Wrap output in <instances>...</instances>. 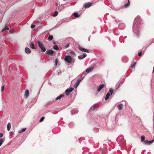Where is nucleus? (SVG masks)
I'll return each mask as SVG.
<instances>
[{"mask_svg": "<svg viewBox=\"0 0 154 154\" xmlns=\"http://www.w3.org/2000/svg\"><path fill=\"white\" fill-rule=\"evenodd\" d=\"M141 20L140 17L137 16L135 19L133 23V32L138 36L139 35V29L141 26Z\"/></svg>", "mask_w": 154, "mask_h": 154, "instance_id": "nucleus-1", "label": "nucleus"}, {"mask_svg": "<svg viewBox=\"0 0 154 154\" xmlns=\"http://www.w3.org/2000/svg\"><path fill=\"white\" fill-rule=\"evenodd\" d=\"M38 46L41 49V51L43 52H45L46 50V49L44 46V45L43 43L39 41H38L37 42Z\"/></svg>", "mask_w": 154, "mask_h": 154, "instance_id": "nucleus-2", "label": "nucleus"}, {"mask_svg": "<svg viewBox=\"0 0 154 154\" xmlns=\"http://www.w3.org/2000/svg\"><path fill=\"white\" fill-rule=\"evenodd\" d=\"M64 96V95L63 94H61L58 97H57L55 99V100H53L52 101H50L48 102L47 103V105H50L54 102L55 101H56L58 100H59L60 99L63 97Z\"/></svg>", "mask_w": 154, "mask_h": 154, "instance_id": "nucleus-3", "label": "nucleus"}, {"mask_svg": "<svg viewBox=\"0 0 154 154\" xmlns=\"http://www.w3.org/2000/svg\"><path fill=\"white\" fill-rule=\"evenodd\" d=\"M64 60L66 62L70 63L72 62V58L70 56L66 55L65 56Z\"/></svg>", "mask_w": 154, "mask_h": 154, "instance_id": "nucleus-4", "label": "nucleus"}, {"mask_svg": "<svg viewBox=\"0 0 154 154\" xmlns=\"http://www.w3.org/2000/svg\"><path fill=\"white\" fill-rule=\"evenodd\" d=\"M94 119L96 123H97L98 124H101V122L102 119H101L100 117L96 116L95 117Z\"/></svg>", "mask_w": 154, "mask_h": 154, "instance_id": "nucleus-5", "label": "nucleus"}, {"mask_svg": "<svg viewBox=\"0 0 154 154\" xmlns=\"http://www.w3.org/2000/svg\"><path fill=\"white\" fill-rule=\"evenodd\" d=\"M125 26L123 23H120L119 25L118 28L120 30H123L125 28Z\"/></svg>", "mask_w": 154, "mask_h": 154, "instance_id": "nucleus-6", "label": "nucleus"}, {"mask_svg": "<svg viewBox=\"0 0 154 154\" xmlns=\"http://www.w3.org/2000/svg\"><path fill=\"white\" fill-rule=\"evenodd\" d=\"M74 88H68L65 91V93L66 95L67 96L69 94V93L71 92L73 90Z\"/></svg>", "mask_w": 154, "mask_h": 154, "instance_id": "nucleus-7", "label": "nucleus"}, {"mask_svg": "<svg viewBox=\"0 0 154 154\" xmlns=\"http://www.w3.org/2000/svg\"><path fill=\"white\" fill-rule=\"evenodd\" d=\"M78 49L80 51L84 52L86 53H89L90 52V51L89 50L86 49L85 48H82L80 46H79Z\"/></svg>", "mask_w": 154, "mask_h": 154, "instance_id": "nucleus-8", "label": "nucleus"}, {"mask_svg": "<svg viewBox=\"0 0 154 154\" xmlns=\"http://www.w3.org/2000/svg\"><path fill=\"white\" fill-rule=\"evenodd\" d=\"M154 141V139L152 140L148 141L147 140L144 141L143 144L146 145H149L151 144Z\"/></svg>", "mask_w": 154, "mask_h": 154, "instance_id": "nucleus-9", "label": "nucleus"}, {"mask_svg": "<svg viewBox=\"0 0 154 154\" xmlns=\"http://www.w3.org/2000/svg\"><path fill=\"white\" fill-rule=\"evenodd\" d=\"M46 53L48 55H52L54 54H55L56 52L52 50H48L46 52Z\"/></svg>", "mask_w": 154, "mask_h": 154, "instance_id": "nucleus-10", "label": "nucleus"}, {"mask_svg": "<svg viewBox=\"0 0 154 154\" xmlns=\"http://www.w3.org/2000/svg\"><path fill=\"white\" fill-rule=\"evenodd\" d=\"M82 80V79H79L75 84L74 85V87L75 88H77Z\"/></svg>", "mask_w": 154, "mask_h": 154, "instance_id": "nucleus-11", "label": "nucleus"}, {"mask_svg": "<svg viewBox=\"0 0 154 154\" xmlns=\"http://www.w3.org/2000/svg\"><path fill=\"white\" fill-rule=\"evenodd\" d=\"M87 56V54L84 53L82 55H80L78 57V58L79 60H82Z\"/></svg>", "mask_w": 154, "mask_h": 154, "instance_id": "nucleus-12", "label": "nucleus"}, {"mask_svg": "<svg viewBox=\"0 0 154 154\" xmlns=\"http://www.w3.org/2000/svg\"><path fill=\"white\" fill-rule=\"evenodd\" d=\"M29 91L28 90L26 89V90L25 92V97L26 98L29 97Z\"/></svg>", "mask_w": 154, "mask_h": 154, "instance_id": "nucleus-13", "label": "nucleus"}, {"mask_svg": "<svg viewBox=\"0 0 154 154\" xmlns=\"http://www.w3.org/2000/svg\"><path fill=\"white\" fill-rule=\"evenodd\" d=\"M92 5V3L91 2H88L86 3L85 5V8H88L90 7Z\"/></svg>", "mask_w": 154, "mask_h": 154, "instance_id": "nucleus-14", "label": "nucleus"}, {"mask_svg": "<svg viewBox=\"0 0 154 154\" xmlns=\"http://www.w3.org/2000/svg\"><path fill=\"white\" fill-rule=\"evenodd\" d=\"M98 107V105H93L91 106L90 110H93L96 109Z\"/></svg>", "mask_w": 154, "mask_h": 154, "instance_id": "nucleus-15", "label": "nucleus"}, {"mask_svg": "<svg viewBox=\"0 0 154 154\" xmlns=\"http://www.w3.org/2000/svg\"><path fill=\"white\" fill-rule=\"evenodd\" d=\"M93 69L94 68L93 67L88 68L85 70V72L87 73H88L92 71Z\"/></svg>", "mask_w": 154, "mask_h": 154, "instance_id": "nucleus-16", "label": "nucleus"}, {"mask_svg": "<svg viewBox=\"0 0 154 154\" xmlns=\"http://www.w3.org/2000/svg\"><path fill=\"white\" fill-rule=\"evenodd\" d=\"M25 52L27 54H30L31 53L30 49L27 47H26L25 49Z\"/></svg>", "mask_w": 154, "mask_h": 154, "instance_id": "nucleus-17", "label": "nucleus"}, {"mask_svg": "<svg viewBox=\"0 0 154 154\" xmlns=\"http://www.w3.org/2000/svg\"><path fill=\"white\" fill-rule=\"evenodd\" d=\"M104 87V85L102 84L97 89V91L99 92L100 90Z\"/></svg>", "mask_w": 154, "mask_h": 154, "instance_id": "nucleus-18", "label": "nucleus"}, {"mask_svg": "<svg viewBox=\"0 0 154 154\" xmlns=\"http://www.w3.org/2000/svg\"><path fill=\"white\" fill-rule=\"evenodd\" d=\"M117 107L119 110L121 109L123 107V104L121 103L118 105Z\"/></svg>", "mask_w": 154, "mask_h": 154, "instance_id": "nucleus-19", "label": "nucleus"}, {"mask_svg": "<svg viewBox=\"0 0 154 154\" xmlns=\"http://www.w3.org/2000/svg\"><path fill=\"white\" fill-rule=\"evenodd\" d=\"M130 5V1L129 0H128V3L125 4V5L124 6V7L125 8H127L128 7H129V6Z\"/></svg>", "mask_w": 154, "mask_h": 154, "instance_id": "nucleus-20", "label": "nucleus"}, {"mask_svg": "<svg viewBox=\"0 0 154 154\" xmlns=\"http://www.w3.org/2000/svg\"><path fill=\"white\" fill-rule=\"evenodd\" d=\"M11 127V124L10 123H8L7 125V130L9 131Z\"/></svg>", "mask_w": 154, "mask_h": 154, "instance_id": "nucleus-21", "label": "nucleus"}, {"mask_svg": "<svg viewBox=\"0 0 154 154\" xmlns=\"http://www.w3.org/2000/svg\"><path fill=\"white\" fill-rule=\"evenodd\" d=\"M53 48L54 50L56 51H57L59 50L58 46L57 45H54L53 47Z\"/></svg>", "mask_w": 154, "mask_h": 154, "instance_id": "nucleus-22", "label": "nucleus"}, {"mask_svg": "<svg viewBox=\"0 0 154 154\" xmlns=\"http://www.w3.org/2000/svg\"><path fill=\"white\" fill-rule=\"evenodd\" d=\"M110 95V94L109 93H107L106 95V96L105 97V100H108L109 98Z\"/></svg>", "mask_w": 154, "mask_h": 154, "instance_id": "nucleus-23", "label": "nucleus"}, {"mask_svg": "<svg viewBox=\"0 0 154 154\" xmlns=\"http://www.w3.org/2000/svg\"><path fill=\"white\" fill-rule=\"evenodd\" d=\"M26 128H23L22 129L18 131L19 133H21L25 131Z\"/></svg>", "mask_w": 154, "mask_h": 154, "instance_id": "nucleus-24", "label": "nucleus"}, {"mask_svg": "<svg viewBox=\"0 0 154 154\" xmlns=\"http://www.w3.org/2000/svg\"><path fill=\"white\" fill-rule=\"evenodd\" d=\"M30 46L31 48H32L34 49H35V48L34 47V44L32 42H31L30 43Z\"/></svg>", "mask_w": 154, "mask_h": 154, "instance_id": "nucleus-25", "label": "nucleus"}, {"mask_svg": "<svg viewBox=\"0 0 154 154\" xmlns=\"http://www.w3.org/2000/svg\"><path fill=\"white\" fill-rule=\"evenodd\" d=\"M145 139V137L144 136H142L141 137V142H143L144 141Z\"/></svg>", "mask_w": 154, "mask_h": 154, "instance_id": "nucleus-26", "label": "nucleus"}, {"mask_svg": "<svg viewBox=\"0 0 154 154\" xmlns=\"http://www.w3.org/2000/svg\"><path fill=\"white\" fill-rule=\"evenodd\" d=\"M5 141V139H0V146L2 145V144Z\"/></svg>", "mask_w": 154, "mask_h": 154, "instance_id": "nucleus-27", "label": "nucleus"}, {"mask_svg": "<svg viewBox=\"0 0 154 154\" xmlns=\"http://www.w3.org/2000/svg\"><path fill=\"white\" fill-rule=\"evenodd\" d=\"M136 64V63L134 62L132 64H131V65L130 67L132 68H133L135 67V66Z\"/></svg>", "mask_w": 154, "mask_h": 154, "instance_id": "nucleus-28", "label": "nucleus"}, {"mask_svg": "<svg viewBox=\"0 0 154 154\" xmlns=\"http://www.w3.org/2000/svg\"><path fill=\"white\" fill-rule=\"evenodd\" d=\"M67 22V21L66 20H61V21H60L59 22H58V23H60L59 24H58L59 25L58 26H59L60 24H61L63 23H65V22Z\"/></svg>", "mask_w": 154, "mask_h": 154, "instance_id": "nucleus-29", "label": "nucleus"}, {"mask_svg": "<svg viewBox=\"0 0 154 154\" xmlns=\"http://www.w3.org/2000/svg\"><path fill=\"white\" fill-rule=\"evenodd\" d=\"M53 37L52 35H50L49 36L48 39L49 41H51L53 39Z\"/></svg>", "mask_w": 154, "mask_h": 154, "instance_id": "nucleus-30", "label": "nucleus"}, {"mask_svg": "<svg viewBox=\"0 0 154 154\" xmlns=\"http://www.w3.org/2000/svg\"><path fill=\"white\" fill-rule=\"evenodd\" d=\"M73 16L75 17H79V15L77 13H74L73 14Z\"/></svg>", "mask_w": 154, "mask_h": 154, "instance_id": "nucleus-31", "label": "nucleus"}, {"mask_svg": "<svg viewBox=\"0 0 154 154\" xmlns=\"http://www.w3.org/2000/svg\"><path fill=\"white\" fill-rule=\"evenodd\" d=\"M69 46V44H67L63 47V49H65L68 48Z\"/></svg>", "mask_w": 154, "mask_h": 154, "instance_id": "nucleus-32", "label": "nucleus"}, {"mask_svg": "<svg viewBox=\"0 0 154 154\" xmlns=\"http://www.w3.org/2000/svg\"><path fill=\"white\" fill-rule=\"evenodd\" d=\"M9 29L8 27L7 26H6L2 30V32H3L6 30H9Z\"/></svg>", "mask_w": 154, "mask_h": 154, "instance_id": "nucleus-33", "label": "nucleus"}, {"mask_svg": "<svg viewBox=\"0 0 154 154\" xmlns=\"http://www.w3.org/2000/svg\"><path fill=\"white\" fill-rule=\"evenodd\" d=\"M113 89L112 88H110L109 89V92H110L111 93V95H112L113 94Z\"/></svg>", "mask_w": 154, "mask_h": 154, "instance_id": "nucleus-34", "label": "nucleus"}, {"mask_svg": "<svg viewBox=\"0 0 154 154\" xmlns=\"http://www.w3.org/2000/svg\"><path fill=\"white\" fill-rule=\"evenodd\" d=\"M83 73L84 74V75H82L81 76V78L80 79H82V80L85 77V75H86V74H85V72H84Z\"/></svg>", "mask_w": 154, "mask_h": 154, "instance_id": "nucleus-35", "label": "nucleus"}, {"mask_svg": "<svg viewBox=\"0 0 154 154\" xmlns=\"http://www.w3.org/2000/svg\"><path fill=\"white\" fill-rule=\"evenodd\" d=\"M74 125V123L72 122H71L70 123H69V127L71 128Z\"/></svg>", "mask_w": 154, "mask_h": 154, "instance_id": "nucleus-36", "label": "nucleus"}, {"mask_svg": "<svg viewBox=\"0 0 154 154\" xmlns=\"http://www.w3.org/2000/svg\"><path fill=\"white\" fill-rule=\"evenodd\" d=\"M58 14V12L57 11H56L54 14L53 15V17H55L57 16Z\"/></svg>", "mask_w": 154, "mask_h": 154, "instance_id": "nucleus-37", "label": "nucleus"}, {"mask_svg": "<svg viewBox=\"0 0 154 154\" xmlns=\"http://www.w3.org/2000/svg\"><path fill=\"white\" fill-rule=\"evenodd\" d=\"M58 62V58H56L55 59V65L56 66H57V63Z\"/></svg>", "mask_w": 154, "mask_h": 154, "instance_id": "nucleus-38", "label": "nucleus"}, {"mask_svg": "<svg viewBox=\"0 0 154 154\" xmlns=\"http://www.w3.org/2000/svg\"><path fill=\"white\" fill-rule=\"evenodd\" d=\"M122 81H121L120 82V83H119V85L117 87V88L116 89H117L118 88H119L120 87V86L121 85H122Z\"/></svg>", "mask_w": 154, "mask_h": 154, "instance_id": "nucleus-39", "label": "nucleus"}, {"mask_svg": "<svg viewBox=\"0 0 154 154\" xmlns=\"http://www.w3.org/2000/svg\"><path fill=\"white\" fill-rule=\"evenodd\" d=\"M44 119L45 117H42L39 120V122H42L44 120Z\"/></svg>", "mask_w": 154, "mask_h": 154, "instance_id": "nucleus-40", "label": "nucleus"}, {"mask_svg": "<svg viewBox=\"0 0 154 154\" xmlns=\"http://www.w3.org/2000/svg\"><path fill=\"white\" fill-rule=\"evenodd\" d=\"M4 87H5L4 85H3L2 86V88H1V92H2L4 90Z\"/></svg>", "mask_w": 154, "mask_h": 154, "instance_id": "nucleus-41", "label": "nucleus"}, {"mask_svg": "<svg viewBox=\"0 0 154 154\" xmlns=\"http://www.w3.org/2000/svg\"><path fill=\"white\" fill-rule=\"evenodd\" d=\"M70 54L73 55H75V54L73 51H72L70 52Z\"/></svg>", "mask_w": 154, "mask_h": 154, "instance_id": "nucleus-42", "label": "nucleus"}, {"mask_svg": "<svg viewBox=\"0 0 154 154\" xmlns=\"http://www.w3.org/2000/svg\"><path fill=\"white\" fill-rule=\"evenodd\" d=\"M35 26L34 25L32 24L31 26V27L32 29H33L35 28Z\"/></svg>", "mask_w": 154, "mask_h": 154, "instance_id": "nucleus-43", "label": "nucleus"}, {"mask_svg": "<svg viewBox=\"0 0 154 154\" xmlns=\"http://www.w3.org/2000/svg\"><path fill=\"white\" fill-rule=\"evenodd\" d=\"M142 52H140L138 54V55L139 56V57L141 56L142 55Z\"/></svg>", "mask_w": 154, "mask_h": 154, "instance_id": "nucleus-44", "label": "nucleus"}, {"mask_svg": "<svg viewBox=\"0 0 154 154\" xmlns=\"http://www.w3.org/2000/svg\"><path fill=\"white\" fill-rule=\"evenodd\" d=\"M115 21L117 23H118V22L120 23V22H121V20H117V19H116V20H115Z\"/></svg>", "mask_w": 154, "mask_h": 154, "instance_id": "nucleus-45", "label": "nucleus"}, {"mask_svg": "<svg viewBox=\"0 0 154 154\" xmlns=\"http://www.w3.org/2000/svg\"><path fill=\"white\" fill-rule=\"evenodd\" d=\"M125 140L124 139H123V145H125Z\"/></svg>", "mask_w": 154, "mask_h": 154, "instance_id": "nucleus-46", "label": "nucleus"}, {"mask_svg": "<svg viewBox=\"0 0 154 154\" xmlns=\"http://www.w3.org/2000/svg\"><path fill=\"white\" fill-rule=\"evenodd\" d=\"M3 134L0 133V138L2 137L3 136Z\"/></svg>", "mask_w": 154, "mask_h": 154, "instance_id": "nucleus-47", "label": "nucleus"}, {"mask_svg": "<svg viewBox=\"0 0 154 154\" xmlns=\"http://www.w3.org/2000/svg\"><path fill=\"white\" fill-rule=\"evenodd\" d=\"M13 133V132H12L11 131L9 132V134L11 136L12 134Z\"/></svg>", "mask_w": 154, "mask_h": 154, "instance_id": "nucleus-48", "label": "nucleus"}, {"mask_svg": "<svg viewBox=\"0 0 154 154\" xmlns=\"http://www.w3.org/2000/svg\"><path fill=\"white\" fill-rule=\"evenodd\" d=\"M115 32H116V31H115V30L114 31V34H116V35ZM118 35V34H116V35Z\"/></svg>", "mask_w": 154, "mask_h": 154, "instance_id": "nucleus-49", "label": "nucleus"}, {"mask_svg": "<svg viewBox=\"0 0 154 154\" xmlns=\"http://www.w3.org/2000/svg\"><path fill=\"white\" fill-rule=\"evenodd\" d=\"M120 139L119 138H118V140L119 141H120Z\"/></svg>", "mask_w": 154, "mask_h": 154, "instance_id": "nucleus-50", "label": "nucleus"}, {"mask_svg": "<svg viewBox=\"0 0 154 154\" xmlns=\"http://www.w3.org/2000/svg\"><path fill=\"white\" fill-rule=\"evenodd\" d=\"M112 9H114L115 10H117V9H115L114 8H112Z\"/></svg>", "mask_w": 154, "mask_h": 154, "instance_id": "nucleus-51", "label": "nucleus"}, {"mask_svg": "<svg viewBox=\"0 0 154 154\" xmlns=\"http://www.w3.org/2000/svg\"><path fill=\"white\" fill-rule=\"evenodd\" d=\"M52 113H53V114H57V113H53V112H52Z\"/></svg>", "mask_w": 154, "mask_h": 154, "instance_id": "nucleus-52", "label": "nucleus"}, {"mask_svg": "<svg viewBox=\"0 0 154 154\" xmlns=\"http://www.w3.org/2000/svg\"><path fill=\"white\" fill-rule=\"evenodd\" d=\"M53 43H54V44H55V42H53Z\"/></svg>", "mask_w": 154, "mask_h": 154, "instance_id": "nucleus-53", "label": "nucleus"}, {"mask_svg": "<svg viewBox=\"0 0 154 154\" xmlns=\"http://www.w3.org/2000/svg\"><path fill=\"white\" fill-rule=\"evenodd\" d=\"M104 149H103V150H104Z\"/></svg>", "mask_w": 154, "mask_h": 154, "instance_id": "nucleus-54", "label": "nucleus"}]
</instances>
